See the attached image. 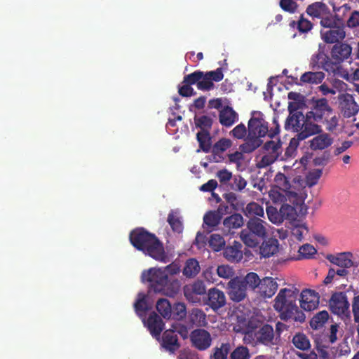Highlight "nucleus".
Segmentation results:
<instances>
[{
	"label": "nucleus",
	"instance_id": "72a5a7b5",
	"mask_svg": "<svg viewBox=\"0 0 359 359\" xmlns=\"http://www.w3.org/2000/svg\"><path fill=\"white\" fill-rule=\"evenodd\" d=\"M306 115L304 116L302 112H294L287 117L285 122V128L292 129L297 133L302 123H304Z\"/></svg>",
	"mask_w": 359,
	"mask_h": 359
},
{
	"label": "nucleus",
	"instance_id": "680f3d73",
	"mask_svg": "<svg viewBox=\"0 0 359 359\" xmlns=\"http://www.w3.org/2000/svg\"><path fill=\"white\" fill-rule=\"evenodd\" d=\"M178 93L182 97H191L196 94L191 85L187 83L182 82V85L178 86Z\"/></svg>",
	"mask_w": 359,
	"mask_h": 359
},
{
	"label": "nucleus",
	"instance_id": "5fc2aeb1",
	"mask_svg": "<svg viewBox=\"0 0 359 359\" xmlns=\"http://www.w3.org/2000/svg\"><path fill=\"white\" fill-rule=\"evenodd\" d=\"M320 123L325 125V129L327 131L332 133L336 130L339 125V117L333 111V114H332L330 116L323 119Z\"/></svg>",
	"mask_w": 359,
	"mask_h": 359
},
{
	"label": "nucleus",
	"instance_id": "f704fd0d",
	"mask_svg": "<svg viewBox=\"0 0 359 359\" xmlns=\"http://www.w3.org/2000/svg\"><path fill=\"white\" fill-rule=\"evenodd\" d=\"M189 321L196 327H205L208 325L206 314L200 309H193L191 311Z\"/></svg>",
	"mask_w": 359,
	"mask_h": 359
},
{
	"label": "nucleus",
	"instance_id": "c03bdc74",
	"mask_svg": "<svg viewBox=\"0 0 359 359\" xmlns=\"http://www.w3.org/2000/svg\"><path fill=\"white\" fill-rule=\"evenodd\" d=\"M329 318L328 312L325 310L317 313L310 320V326L317 330L323 327Z\"/></svg>",
	"mask_w": 359,
	"mask_h": 359
},
{
	"label": "nucleus",
	"instance_id": "a19ab883",
	"mask_svg": "<svg viewBox=\"0 0 359 359\" xmlns=\"http://www.w3.org/2000/svg\"><path fill=\"white\" fill-rule=\"evenodd\" d=\"M243 224V218L239 213H234L227 217L223 221V225L229 230L231 229H238Z\"/></svg>",
	"mask_w": 359,
	"mask_h": 359
},
{
	"label": "nucleus",
	"instance_id": "6ab92c4d",
	"mask_svg": "<svg viewBox=\"0 0 359 359\" xmlns=\"http://www.w3.org/2000/svg\"><path fill=\"white\" fill-rule=\"evenodd\" d=\"M229 285V295L233 302H240L246 297L248 289L241 278H236L231 280Z\"/></svg>",
	"mask_w": 359,
	"mask_h": 359
},
{
	"label": "nucleus",
	"instance_id": "c9c22d12",
	"mask_svg": "<svg viewBox=\"0 0 359 359\" xmlns=\"http://www.w3.org/2000/svg\"><path fill=\"white\" fill-rule=\"evenodd\" d=\"M231 350V345L229 342L222 343L213 348L210 359H228Z\"/></svg>",
	"mask_w": 359,
	"mask_h": 359
},
{
	"label": "nucleus",
	"instance_id": "b1692460",
	"mask_svg": "<svg viewBox=\"0 0 359 359\" xmlns=\"http://www.w3.org/2000/svg\"><path fill=\"white\" fill-rule=\"evenodd\" d=\"M243 245L239 241H234L232 245L224 248V257L230 262H238L243 258Z\"/></svg>",
	"mask_w": 359,
	"mask_h": 359
},
{
	"label": "nucleus",
	"instance_id": "0eeeda50",
	"mask_svg": "<svg viewBox=\"0 0 359 359\" xmlns=\"http://www.w3.org/2000/svg\"><path fill=\"white\" fill-rule=\"evenodd\" d=\"M329 307L333 314L341 319L351 320L350 303L346 292H333L329 301Z\"/></svg>",
	"mask_w": 359,
	"mask_h": 359
},
{
	"label": "nucleus",
	"instance_id": "f3484780",
	"mask_svg": "<svg viewBox=\"0 0 359 359\" xmlns=\"http://www.w3.org/2000/svg\"><path fill=\"white\" fill-rule=\"evenodd\" d=\"M321 132H323L321 126L313 122L312 119L306 118L304 123H302L301 127L294 137L299 141H302L312 135L320 134Z\"/></svg>",
	"mask_w": 359,
	"mask_h": 359
},
{
	"label": "nucleus",
	"instance_id": "864d4df0",
	"mask_svg": "<svg viewBox=\"0 0 359 359\" xmlns=\"http://www.w3.org/2000/svg\"><path fill=\"white\" fill-rule=\"evenodd\" d=\"M231 141L229 139H220L212 146V152L214 154L223 153L231 147Z\"/></svg>",
	"mask_w": 359,
	"mask_h": 359
},
{
	"label": "nucleus",
	"instance_id": "a211bd4d",
	"mask_svg": "<svg viewBox=\"0 0 359 359\" xmlns=\"http://www.w3.org/2000/svg\"><path fill=\"white\" fill-rule=\"evenodd\" d=\"M300 306L305 311H311L318 308L320 297L314 290L306 289L301 292Z\"/></svg>",
	"mask_w": 359,
	"mask_h": 359
},
{
	"label": "nucleus",
	"instance_id": "37998d69",
	"mask_svg": "<svg viewBox=\"0 0 359 359\" xmlns=\"http://www.w3.org/2000/svg\"><path fill=\"white\" fill-rule=\"evenodd\" d=\"M337 24H341V20L330 9L320 19V25L324 28H330Z\"/></svg>",
	"mask_w": 359,
	"mask_h": 359
},
{
	"label": "nucleus",
	"instance_id": "393cba45",
	"mask_svg": "<svg viewBox=\"0 0 359 359\" xmlns=\"http://www.w3.org/2000/svg\"><path fill=\"white\" fill-rule=\"evenodd\" d=\"M332 62L323 49L319 48L315 54L311 56L310 66L313 70L323 69L327 72V65Z\"/></svg>",
	"mask_w": 359,
	"mask_h": 359
},
{
	"label": "nucleus",
	"instance_id": "ddd939ff",
	"mask_svg": "<svg viewBox=\"0 0 359 359\" xmlns=\"http://www.w3.org/2000/svg\"><path fill=\"white\" fill-rule=\"evenodd\" d=\"M203 304L217 311L226 304V296L223 291L216 288H210L203 298Z\"/></svg>",
	"mask_w": 359,
	"mask_h": 359
},
{
	"label": "nucleus",
	"instance_id": "7c9ffc66",
	"mask_svg": "<svg viewBox=\"0 0 359 359\" xmlns=\"http://www.w3.org/2000/svg\"><path fill=\"white\" fill-rule=\"evenodd\" d=\"M196 140L199 144V149L197 150V152L202 150L205 153H208L210 151L212 147V138L209 131H198L196 134Z\"/></svg>",
	"mask_w": 359,
	"mask_h": 359
},
{
	"label": "nucleus",
	"instance_id": "e433bc0d",
	"mask_svg": "<svg viewBox=\"0 0 359 359\" xmlns=\"http://www.w3.org/2000/svg\"><path fill=\"white\" fill-rule=\"evenodd\" d=\"M246 288L256 293L259 289L261 278L255 272H249L243 278H241Z\"/></svg>",
	"mask_w": 359,
	"mask_h": 359
},
{
	"label": "nucleus",
	"instance_id": "39448f33",
	"mask_svg": "<svg viewBox=\"0 0 359 359\" xmlns=\"http://www.w3.org/2000/svg\"><path fill=\"white\" fill-rule=\"evenodd\" d=\"M267 223L259 217L250 218L246 228L241 232V238L248 247L255 248L267 234Z\"/></svg>",
	"mask_w": 359,
	"mask_h": 359
},
{
	"label": "nucleus",
	"instance_id": "f8f14e48",
	"mask_svg": "<svg viewBox=\"0 0 359 359\" xmlns=\"http://www.w3.org/2000/svg\"><path fill=\"white\" fill-rule=\"evenodd\" d=\"M255 344H263L271 346L277 344V337L275 338L273 328L269 324H265L255 332Z\"/></svg>",
	"mask_w": 359,
	"mask_h": 359
},
{
	"label": "nucleus",
	"instance_id": "a878e982",
	"mask_svg": "<svg viewBox=\"0 0 359 359\" xmlns=\"http://www.w3.org/2000/svg\"><path fill=\"white\" fill-rule=\"evenodd\" d=\"M238 119V114L232 107L226 106L222 109L219 114V123L225 127L233 126Z\"/></svg>",
	"mask_w": 359,
	"mask_h": 359
},
{
	"label": "nucleus",
	"instance_id": "aec40b11",
	"mask_svg": "<svg viewBox=\"0 0 359 359\" xmlns=\"http://www.w3.org/2000/svg\"><path fill=\"white\" fill-rule=\"evenodd\" d=\"M142 320L152 337L158 338L164 329V323L161 316L156 313L152 312L147 320L144 318Z\"/></svg>",
	"mask_w": 359,
	"mask_h": 359
},
{
	"label": "nucleus",
	"instance_id": "09e8293b",
	"mask_svg": "<svg viewBox=\"0 0 359 359\" xmlns=\"http://www.w3.org/2000/svg\"><path fill=\"white\" fill-rule=\"evenodd\" d=\"M194 122L196 126L201 128V130L209 131L212 128L213 121L210 117L203 115L199 117L195 116Z\"/></svg>",
	"mask_w": 359,
	"mask_h": 359
},
{
	"label": "nucleus",
	"instance_id": "5701e85b",
	"mask_svg": "<svg viewBox=\"0 0 359 359\" xmlns=\"http://www.w3.org/2000/svg\"><path fill=\"white\" fill-rule=\"evenodd\" d=\"M316 135L309 141V147L311 150H323L333 144L334 140L330 134L321 132L320 134Z\"/></svg>",
	"mask_w": 359,
	"mask_h": 359
},
{
	"label": "nucleus",
	"instance_id": "9b49d317",
	"mask_svg": "<svg viewBox=\"0 0 359 359\" xmlns=\"http://www.w3.org/2000/svg\"><path fill=\"white\" fill-rule=\"evenodd\" d=\"M190 341L193 347L203 351L208 349L212 342V337L209 332L204 329H196L190 334Z\"/></svg>",
	"mask_w": 359,
	"mask_h": 359
},
{
	"label": "nucleus",
	"instance_id": "6e6d98bb",
	"mask_svg": "<svg viewBox=\"0 0 359 359\" xmlns=\"http://www.w3.org/2000/svg\"><path fill=\"white\" fill-rule=\"evenodd\" d=\"M210 246L215 250V251H219L222 250V248L224 247L225 244L224 239L222 236H221L219 234H212L210 236V241H209Z\"/></svg>",
	"mask_w": 359,
	"mask_h": 359
},
{
	"label": "nucleus",
	"instance_id": "c85d7f7f",
	"mask_svg": "<svg viewBox=\"0 0 359 359\" xmlns=\"http://www.w3.org/2000/svg\"><path fill=\"white\" fill-rule=\"evenodd\" d=\"M279 242L276 238H270L264 241L259 248V253L262 257H270L278 252Z\"/></svg>",
	"mask_w": 359,
	"mask_h": 359
},
{
	"label": "nucleus",
	"instance_id": "49530a36",
	"mask_svg": "<svg viewBox=\"0 0 359 359\" xmlns=\"http://www.w3.org/2000/svg\"><path fill=\"white\" fill-rule=\"evenodd\" d=\"M251 354L247 346L241 345L234 348L229 355V359H250Z\"/></svg>",
	"mask_w": 359,
	"mask_h": 359
},
{
	"label": "nucleus",
	"instance_id": "052dcab7",
	"mask_svg": "<svg viewBox=\"0 0 359 359\" xmlns=\"http://www.w3.org/2000/svg\"><path fill=\"white\" fill-rule=\"evenodd\" d=\"M231 135L236 139L242 140L248 135L247 128L243 123H240L236 126L231 132Z\"/></svg>",
	"mask_w": 359,
	"mask_h": 359
},
{
	"label": "nucleus",
	"instance_id": "6e6552de",
	"mask_svg": "<svg viewBox=\"0 0 359 359\" xmlns=\"http://www.w3.org/2000/svg\"><path fill=\"white\" fill-rule=\"evenodd\" d=\"M333 114V109L330 106L326 98L312 100L311 110L306 114V118L312 119L313 122L320 123Z\"/></svg>",
	"mask_w": 359,
	"mask_h": 359
},
{
	"label": "nucleus",
	"instance_id": "1a4fd4ad",
	"mask_svg": "<svg viewBox=\"0 0 359 359\" xmlns=\"http://www.w3.org/2000/svg\"><path fill=\"white\" fill-rule=\"evenodd\" d=\"M184 295L187 300L194 304H201L206 294V286L201 280H196L187 284L183 287Z\"/></svg>",
	"mask_w": 359,
	"mask_h": 359
},
{
	"label": "nucleus",
	"instance_id": "7ed1b4c3",
	"mask_svg": "<svg viewBox=\"0 0 359 359\" xmlns=\"http://www.w3.org/2000/svg\"><path fill=\"white\" fill-rule=\"evenodd\" d=\"M269 132L268 123L260 111H253L248 121V133L244 143L240 145V150L245 154L255 151L263 143L261 137H265Z\"/></svg>",
	"mask_w": 359,
	"mask_h": 359
},
{
	"label": "nucleus",
	"instance_id": "473e14b6",
	"mask_svg": "<svg viewBox=\"0 0 359 359\" xmlns=\"http://www.w3.org/2000/svg\"><path fill=\"white\" fill-rule=\"evenodd\" d=\"M341 64L332 62L330 65H327V72L332 73L335 76L350 81L352 80V74H349L347 69L344 68Z\"/></svg>",
	"mask_w": 359,
	"mask_h": 359
},
{
	"label": "nucleus",
	"instance_id": "4be33fe9",
	"mask_svg": "<svg viewBox=\"0 0 359 359\" xmlns=\"http://www.w3.org/2000/svg\"><path fill=\"white\" fill-rule=\"evenodd\" d=\"M278 289V283L272 277H264L261 279L256 294L262 298H271Z\"/></svg>",
	"mask_w": 359,
	"mask_h": 359
},
{
	"label": "nucleus",
	"instance_id": "13d9d810",
	"mask_svg": "<svg viewBox=\"0 0 359 359\" xmlns=\"http://www.w3.org/2000/svg\"><path fill=\"white\" fill-rule=\"evenodd\" d=\"M233 182L231 189L236 191H242L247 185V181L240 175L232 177Z\"/></svg>",
	"mask_w": 359,
	"mask_h": 359
},
{
	"label": "nucleus",
	"instance_id": "2f4dec72",
	"mask_svg": "<svg viewBox=\"0 0 359 359\" xmlns=\"http://www.w3.org/2000/svg\"><path fill=\"white\" fill-rule=\"evenodd\" d=\"M200 270L201 267L198 262L194 258H189L184 264L182 273L186 278H192L198 274Z\"/></svg>",
	"mask_w": 359,
	"mask_h": 359
},
{
	"label": "nucleus",
	"instance_id": "3c124183",
	"mask_svg": "<svg viewBox=\"0 0 359 359\" xmlns=\"http://www.w3.org/2000/svg\"><path fill=\"white\" fill-rule=\"evenodd\" d=\"M222 218L217 213L215 210L214 211H208L206 212L203 217V222L205 225L209 227H215L217 226Z\"/></svg>",
	"mask_w": 359,
	"mask_h": 359
},
{
	"label": "nucleus",
	"instance_id": "ea45409f",
	"mask_svg": "<svg viewBox=\"0 0 359 359\" xmlns=\"http://www.w3.org/2000/svg\"><path fill=\"white\" fill-rule=\"evenodd\" d=\"M167 221L174 232L178 233L182 232L183 224L177 211L171 210L168 215Z\"/></svg>",
	"mask_w": 359,
	"mask_h": 359
},
{
	"label": "nucleus",
	"instance_id": "bb28decb",
	"mask_svg": "<svg viewBox=\"0 0 359 359\" xmlns=\"http://www.w3.org/2000/svg\"><path fill=\"white\" fill-rule=\"evenodd\" d=\"M330 8L323 1H316L309 4L306 9V13L310 17L312 18L313 20L318 19L320 20L325 14L328 12Z\"/></svg>",
	"mask_w": 359,
	"mask_h": 359
},
{
	"label": "nucleus",
	"instance_id": "f03ea898",
	"mask_svg": "<svg viewBox=\"0 0 359 359\" xmlns=\"http://www.w3.org/2000/svg\"><path fill=\"white\" fill-rule=\"evenodd\" d=\"M299 290L292 286L290 288H283L274 299L273 308L279 313L282 320L287 321L292 319L302 323L305 320L304 313L300 311L296 304L299 296Z\"/></svg>",
	"mask_w": 359,
	"mask_h": 359
},
{
	"label": "nucleus",
	"instance_id": "8fccbe9b",
	"mask_svg": "<svg viewBox=\"0 0 359 359\" xmlns=\"http://www.w3.org/2000/svg\"><path fill=\"white\" fill-rule=\"evenodd\" d=\"M187 315V308L184 303L177 302L172 306V318L177 320H181Z\"/></svg>",
	"mask_w": 359,
	"mask_h": 359
},
{
	"label": "nucleus",
	"instance_id": "412c9836",
	"mask_svg": "<svg viewBox=\"0 0 359 359\" xmlns=\"http://www.w3.org/2000/svg\"><path fill=\"white\" fill-rule=\"evenodd\" d=\"M322 39L327 43H338L346 36V32L342 24H337L326 31H320Z\"/></svg>",
	"mask_w": 359,
	"mask_h": 359
},
{
	"label": "nucleus",
	"instance_id": "cd10ccee",
	"mask_svg": "<svg viewBox=\"0 0 359 359\" xmlns=\"http://www.w3.org/2000/svg\"><path fill=\"white\" fill-rule=\"evenodd\" d=\"M162 346L170 353L177 351L180 346L177 334L173 331L166 330L163 335Z\"/></svg>",
	"mask_w": 359,
	"mask_h": 359
},
{
	"label": "nucleus",
	"instance_id": "4d7b16f0",
	"mask_svg": "<svg viewBox=\"0 0 359 359\" xmlns=\"http://www.w3.org/2000/svg\"><path fill=\"white\" fill-rule=\"evenodd\" d=\"M322 173L323 171L321 169H315L312 172H310L306 178V185L311 187L317 184Z\"/></svg>",
	"mask_w": 359,
	"mask_h": 359
},
{
	"label": "nucleus",
	"instance_id": "bf43d9fd",
	"mask_svg": "<svg viewBox=\"0 0 359 359\" xmlns=\"http://www.w3.org/2000/svg\"><path fill=\"white\" fill-rule=\"evenodd\" d=\"M299 255L302 258L309 259L316 254L317 250L310 244H304L299 249Z\"/></svg>",
	"mask_w": 359,
	"mask_h": 359
},
{
	"label": "nucleus",
	"instance_id": "4468645a",
	"mask_svg": "<svg viewBox=\"0 0 359 359\" xmlns=\"http://www.w3.org/2000/svg\"><path fill=\"white\" fill-rule=\"evenodd\" d=\"M341 113L344 118H351L355 116L359 111V105L353 96L346 93L339 99Z\"/></svg>",
	"mask_w": 359,
	"mask_h": 359
},
{
	"label": "nucleus",
	"instance_id": "423d86ee",
	"mask_svg": "<svg viewBox=\"0 0 359 359\" xmlns=\"http://www.w3.org/2000/svg\"><path fill=\"white\" fill-rule=\"evenodd\" d=\"M141 279L143 283H148L149 290L155 293L164 294L168 283V273L162 269L150 268L144 271Z\"/></svg>",
	"mask_w": 359,
	"mask_h": 359
},
{
	"label": "nucleus",
	"instance_id": "f257e3e1",
	"mask_svg": "<svg viewBox=\"0 0 359 359\" xmlns=\"http://www.w3.org/2000/svg\"><path fill=\"white\" fill-rule=\"evenodd\" d=\"M130 242L137 250L161 262L168 261L163 244L155 234L146 231L144 228H137L130 231Z\"/></svg>",
	"mask_w": 359,
	"mask_h": 359
},
{
	"label": "nucleus",
	"instance_id": "603ef678",
	"mask_svg": "<svg viewBox=\"0 0 359 359\" xmlns=\"http://www.w3.org/2000/svg\"><path fill=\"white\" fill-rule=\"evenodd\" d=\"M266 214L269 221L273 224H278L283 222L280 210L278 211L277 208L273 206L266 208Z\"/></svg>",
	"mask_w": 359,
	"mask_h": 359
},
{
	"label": "nucleus",
	"instance_id": "c756f323",
	"mask_svg": "<svg viewBox=\"0 0 359 359\" xmlns=\"http://www.w3.org/2000/svg\"><path fill=\"white\" fill-rule=\"evenodd\" d=\"M151 308L147 295L142 292L138 293L137 299L134 303V309L136 314L142 319L145 318L147 312L149 311Z\"/></svg>",
	"mask_w": 359,
	"mask_h": 359
},
{
	"label": "nucleus",
	"instance_id": "58836bf2",
	"mask_svg": "<svg viewBox=\"0 0 359 359\" xmlns=\"http://www.w3.org/2000/svg\"><path fill=\"white\" fill-rule=\"evenodd\" d=\"M325 78L323 72L317 71L315 72H305L301 76L300 81L302 83L318 84L322 82Z\"/></svg>",
	"mask_w": 359,
	"mask_h": 359
},
{
	"label": "nucleus",
	"instance_id": "4c0bfd02",
	"mask_svg": "<svg viewBox=\"0 0 359 359\" xmlns=\"http://www.w3.org/2000/svg\"><path fill=\"white\" fill-rule=\"evenodd\" d=\"M245 215L250 218L264 217V211L263 207L256 202H250L247 204L243 210Z\"/></svg>",
	"mask_w": 359,
	"mask_h": 359
},
{
	"label": "nucleus",
	"instance_id": "774afa93",
	"mask_svg": "<svg viewBox=\"0 0 359 359\" xmlns=\"http://www.w3.org/2000/svg\"><path fill=\"white\" fill-rule=\"evenodd\" d=\"M352 312L355 322L359 321V294L355 296L352 301Z\"/></svg>",
	"mask_w": 359,
	"mask_h": 359
},
{
	"label": "nucleus",
	"instance_id": "e2e57ef3",
	"mask_svg": "<svg viewBox=\"0 0 359 359\" xmlns=\"http://www.w3.org/2000/svg\"><path fill=\"white\" fill-rule=\"evenodd\" d=\"M313 28L312 22L302 15L297 21V29L299 32L306 33Z\"/></svg>",
	"mask_w": 359,
	"mask_h": 359
},
{
	"label": "nucleus",
	"instance_id": "2eb2a0df",
	"mask_svg": "<svg viewBox=\"0 0 359 359\" xmlns=\"http://www.w3.org/2000/svg\"><path fill=\"white\" fill-rule=\"evenodd\" d=\"M330 61L336 63H343L351 59L352 47L345 43H337L334 44L330 52Z\"/></svg>",
	"mask_w": 359,
	"mask_h": 359
},
{
	"label": "nucleus",
	"instance_id": "79ce46f5",
	"mask_svg": "<svg viewBox=\"0 0 359 359\" xmlns=\"http://www.w3.org/2000/svg\"><path fill=\"white\" fill-rule=\"evenodd\" d=\"M158 313L164 318L169 319L172 316V306L167 299H159L156 305Z\"/></svg>",
	"mask_w": 359,
	"mask_h": 359
},
{
	"label": "nucleus",
	"instance_id": "de8ad7c7",
	"mask_svg": "<svg viewBox=\"0 0 359 359\" xmlns=\"http://www.w3.org/2000/svg\"><path fill=\"white\" fill-rule=\"evenodd\" d=\"M299 140H297L296 137H293L290 140V144L285 149V154L281 156L280 159L283 161H287L289 158H294L297 154V149L299 144Z\"/></svg>",
	"mask_w": 359,
	"mask_h": 359
},
{
	"label": "nucleus",
	"instance_id": "0e129e2a",
	"mask_svg": "<svg viewBox=\"0 0 359 359\" xmlns=\"http://www.w3.org/2000/svg\"><path fill=\"white\" fill-rule=\"evenodd\" d=\"M225 201L230 204V206L233 210H238L239 204L238 202L237 196L233 192L226 193L223 195Z\"/></svg>",
	"mask_w": 359,
	"mask_h": 359
},
{
	"label": "nucleus",
	"instance_id": "20e7f679",
	"mask_svg": "<svg viewBox=\"0 0 359 359\" xmlns=\"http://www.w3.org/2000/svg\"><path fill=\"white\" fill-rule=\"evenodd\" d=\"M224 78L223 68L219 67L214 71L203 72L196 70L185 75L183 82L191 86L196 85L197 88L202 91H210L215 88L214 81L219 82Z\"/></svg>",
	"mask_w": 359,
	"mask_h": 359
},
{
	"label": "nucleus",
	"instance_id": "69168bd1",
	"mask_svg": "<svg viewBox=\"0 0 359 359\" xmlns=\"http://www.w3.org/2000/svg\"><path fill=\"white\" fill-rule=\"evenodd\" d=\"M280 8L287 12L293 13L297 8V4L293 0H280Z\"/></svg>",
	"mask_w": 359,
	"mask_h": 359
},
{
	"label": "nucleus",
	"instance_id": "a18cd8bd",
	"mask_svg": "<svg viewBox=\"0 0 359 359\" xmlns=\"http://www.w3.org/2000/svg\"><path fill=\"white\" fill-rule=\"evenodd\" d=\"M294 346L302 351L310 348L311 344L308 337L303 333L296 334L292 339Z\"/></svg>",
	"mask_w": 359,
	"mask_h": 359
},
{
	"label": "nucleus",
	"instance_id": "338daca9",
	"mask_svg": "<svg viewBox=\"0 0 359 359\" xmlns=\"http://www.w3.org/2000/svg\"><path fill=\"white\" fill-rule=\"evenodd\" d=\"M219 182L222 184H225L232 179V172L229 171L227 169L224 168L219 170L216 174Z\"/></svg>",
	"mask_w": 359,
	"mask_h": 359
},
{
	"label": "nucleus",
	"instance_id": "9d476101",
	"mask_svg": "<svg viewBox=\"0 0 359 359\" xmlns=\"http://www.w3.org/2000/svg\"><path fill=\"white\" fill-rule=\"evenodd\" d=\"M282 142L278 139L277 141H267L263 147V149L266 151L259 161L258 165L260 168L267 167L273 163L280 156L281 154Z\"/></svg>",
	"mask_w": 359,
	"mask_h": 359
},
{
	"label": "nucleus",
	"instance_id": "dca6fc26",
	"mask_svg": "<svg viewBox=\"0 0 359 359\" xmlns=\"http://www.w3.org/2000/svg\"><path fill=\"white\" fill-rule=\"evenodd\" d=\"M330 263L341 268L358 267V264L353 260V255L351 252H342L336 254H328L325 257Z\"/></svg>",
	"mask_w": 359,
	"mask_h": 359
}]
</instances>
